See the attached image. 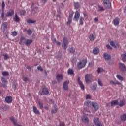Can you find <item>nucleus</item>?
<instances>
[{
	"instance_id": "nucleus-1",
	"label": "nucleus",
	"mask_w": 126,
	"mask_h": 126,
	"mask_svg": "<svg viewBox=\"0 0 126 126\" xmlns=\"http://www.w3.org/2000/svg\"><path fill=\"white\" fill-rule=\"evenodd\" d=\"M87 63V58L82 59L81 61L78 62L77 63V67L78 69H82L86 66Z\"/></svg>"
},
{
	"instance_id": "nucleus-2",
	"label": "nucleus",
	"mask_w": 126,
	"mask_h": 126,
	"mask_svg": "<svg viewBox=\"0 0 126 126\" xmlns=\"http://www.w3.org/2000/svg\"><path fill=\"white\" fill-rule=\"evenodd\" d=\"M86 83H91L93 81V75L90 74H87L85 76Z\"/></svg>"
},
{
	"instance_id": "nucleus-3",
	"label": "nucleus",
	"mask_w": 126,
	"mask_h": 126,
	"mask_svg": "<svg viewBox=\"0 0 126 126\" xmlns=\"http://www.w3.org/2000/svg\"><path fill=\"white\" fill-rule=\"evenodd\" d=\"M68 40L66 37H63L62 41V47L63 50H66L67 49V46H68Z\"/></svg>"
},
{
	"instance_id": "nucleus-4",
	"label": "nucleus",
	"mask_w": 126,
	"mask_h": 126,
	"mask_svg": "<svg viewBox=\"0 0 126 126\" xmlns=\"http://www.w3.org/2000/svg\"><path fill=\"white\" fill-rule=\"evenodd\" d=\"M49 93H50L49 89L45 86L43 87L42 92H39V94L40 96H42V95H48Z\"/></svg>"
},
{
	"instance_id": "nucleus-5",
	"label": "nucleus",
	"mask_w": 126,
	"mask_h": 126,
	"mask_svg": "<svg viewBox=\"0 0 126 126\" xmlns=\"http://www.w3.org/2000/svg\"><path fill=\"white\" fill-rule=\"evenodd\" d=\"M103 4L104 6L106 7V8L110 9L112 7V5L111 4V2L109 0H103Z\"/></svg>"
},
{
	"instance_id": "nucleus-6",
	"label": "nucleus",
	"mask_w": 126,
	"mask_h": 126,
	"mask_svg": "<svg viewBox=\"0 0 126 126\" xmlns=\"http://www.w3.org/2000/svg\"><path fill=\"white\" fill-rule=\"evenodd\" d=\"M94 123L96 126H103V124L100 123V121H99V118L94 117Z\"/></svg>"
},
{
	"instance_id": "nucleus-7",
	"label": "nucleus",
	"mask_w": 126,
	"mask_h": 126,
	"mask_svg": "<svg viewBox=\"0 0 126 126\" xmlns=\"http://www.w3.org/2000/svg\"><path fill=\"white\" fill-rule=\"evenodd\" d=\"M119 67L120 70H121L122 72H125V71H126V65L124 63H119Z\"/></svg>"
},
{
	"instance_id": "nucleus-8",
	"label": "nucleus",
	"mask_w": 126,
	"mask_h": 126,
	"mask_svg": "<svg viewBox=\"0 0 126 126\" xmlns=\"http://www.w3.org/2000/svg\"><path fill=\"white\" fill-rule=\"evenodd\" d=\"M80 16V13L78 11H76L73 18L74 21H78Z\"/></svg>"
},
{
	"instance_id": "nucleus-9",
	"label": "nucleus",
	"mask_w": 126,
	"mask_h": 126,
	"mask_svg": "<svg viewBox=\"0 0 126 126\" xmlns=\"http://www.w3.org/2000/svg\"><path fill=\"white\" fill-rule=\"evenodd\" d=\"M78 83L81 88L82 90H84L85 87L84 84H83V83L80 80V77H78L77 79Z\"/></svg>"
},
{
	"instance_id": "nucleus-10",
	"label": "nucleus",
	"mask_w": 126,
	"mask_h": 126,
	"mask_svg": "<svg viewBox=\"0 0 126 126\" xmlns=\"http://www.w3.org/2000/svg\"><path fill=\"white\" fill-rule=\"evenodd\" d=\"M78 83L81 88L82 90H84L85 87L84 84H83V83L80 80V77H78L77 79Z\"/></svg>"
},
{
	"instance_id": "nucleus-11",
	"label": "nucleus",
	"mask_w": 126,
	"mask_h": 126,
	"mask_svg": "<svg viewBox=\"0 0 126 126\" xmlns=\"http://www.w3.org/2000/svg\"><path fill=\"white\" fill-rule=\"evenodd\" d=\"M92 106L94 108V111H98L99 110V104L97 102H92Z\"/></svg>"
},
{
	"instance_id": "nucleus-12",
	"label": "nucleus",
	"mask_w": 126,
	"mask_h": 126,
	"mask_svg": "<svg viewBox=\"0 0 126 126\" xmlns=\"http://www.w3.org/2000/svg\"><path fill=\"white\" fill-rule=\"evenodd\" d=\"M81 119L83 123H84V124H88V123H89V119L88 118L87 116H81Z\"/></svg>"
},
{
	"instance_id": "nucleus-13",
	"label": "nucleus",
	"mask_w": 126,
	"mask_h": 126,
	"mask_svg": "<svg viewBox=\"0 0 126 126\" xmlns=\"http://www.w3.org/2000/svg\"><path fill=\"white\" fill-rule=\"evenodd\" d=\"M68 84H69V81H66L63 83V88L64 90H68Z\"/></svg>"
},
{
	"instance_id": "nucleus-14",
	"label": "nucleus",
	"mask_w": 126,
	"mask_h": 126,
	"mask_svg": "<svg viewBox=\"0 0 126 126\" xmlns=\"http://www.w3.org/2000/svg\"><path fill=\"white\" fill-rule=\"evenodd\" d=\"M5 101L6 103L10 104V103L12 102V97L11 96H7L5 98Z\"/></svg>"
},
{
	"instance_id": "nucleus-15",
	"label": "nucleus",
	"mask_w": 126,
	"mask_h": 126,
	"mask_svg": "<svg viewBox=\"0 0 126 126\" xmlns=\"http://www.w3.org/2000/svg\"><path fill=\"white\" fill-rule=\"evenodd\" d=\"M96 37L97 36L96 35V34H93V33H91L89 36V40L90 41H91V42H93V41H94V40L96 39Z\"/></svg>"
},
{
	"instance_id": "nucleus-16",
	"label": "nucleus",
	"mask_w": 126,
	"mask_h": 126,
	"mask_svg": "<svg viewBox=\"0 0 126 126\" xmlns=\"http://www.w3.org/2000/svg\"><path fill=\"white\" fill-rule=\"evenodd\" d=\"M33 43V40L32 39H25V41L24 42L26 46H30Z\"/></svg>"
},
{
	"instance_id": "nucleus-17",
	"label": "nucleus",
	"mask_w": 126,
	"mask_h": 126,
	"mask_svg": "<svg viewBox=\"0 0 126 126\" xmlns=\"http://www.w3.org/2000/svg\"><path fill=\"white\" fill-rule=\"evenodd\" d=\"M32 111L35 115H40V111L38 110V108H36V106H33L32 108Z\"/></svg>"
},
{
	"instance_id": "nucleus-18",
	"label": "nucleus",
	"mask_w": 126,
	"mask_h": 126,
	"mask_svg": "<svg viewBox=\"0 0 126 126\" xmlns=\"http://www.w3.org/2000/svg\"><path fill=\"white\" fill-rule=\"evenodd\" d=\"M10 119L11 121H12V122H13L14 125H15V126H22L17 124V120H16L15 119V118H14V117H10Z\"/></svg>"
},
{
	"instance_id": "nucleus-19",
	"label": "nucleus",
	"mask_w": 126,
	"mask_h": 126,
	"mask_svg": "<svg viewBox=\"0 0 126 126\" xmlns=\"http://www.w3.org/2000/svg\"><path fill=\"white\" fill-rule=\"evenodd\" d=\"M126 104V100L123 99L120 101L119 103H118V105L119 106V107H124V106H125Z\"/></svg>"
},
{
	"instance_id": "nucleus-20",
	"label": "nucleus",
	"mask_w": 126,
	"mask_h": 126,
	"mask_svg": "<svg viewBox=\"0 0 126 126\" xmlns=\"http://www.w3.org/2000/svg\"><path fill=\"white\" fill-rule=\"evenodd\" d=\"M56 79L58 82H61V81L63 79V75L58 74L56 76Z\"/></svg>"
},
{
	"instance_id": "nucleus-21",
	"label": "nucleus",
	"mask_w": 126,
	"mask_h": 126,
	"mask_svg": "<svg viewBox=\"0 0 126 126\" xmlns=\"http://www.w3.org/2000/svg\"><path fill=\"white\" fill-rule=\"evenodd\" d=\"M11 12H8L6 14V17H8V16H12L14 15V10H10Z\"/></svg>"
},
{
	"instance_id": "nucleus-22",
	"label": "nucleus",
	"mask_w": 126,
	"mask_h": 126,
	"mask_svg": "<svg viewBox=\"0 0 126 126\" xmlns=\"http://www.w3.org/2000/svg\"><path fill=\"white\" fill-rule=\"evenodd\" d=\"M103 58L105 59V60H107L109 61V60H111V58H112L111 57V55H109L108 53H104L103 54Z\"/></svg>"
},
{
	"instance_id": "nucleus-23",
	"label": "nucleus",
	"mask_w": 126,
	"mask_h": 126,
	"mask_svg": "<svg viewBox=\"0 0 126 126\" xmlns=\"http://www.w3.org/2000/svg\"><path fill=\"white\" fill-rule=\"evenodd\" d=\"M110 84H113L114 85H116L117 84V85H122V83H120L119 81H116V82H115L114 81L111 80L110 81Z\"/></svg>"
},
{
	"instance_id": "nucleus-24",
	"label": "nucleus",
	"mask_w": 126,
	"mask_h": 126,
	"mask_svg": "<svg viewBox=\"0 0 126 126\" xmlns=\"http://www.w3.org/2000/svg\"><path fill=\"white\" fill-rule=\"evenodd\" d=\"M114 24L115 26L119 25V24L120 23V19L118 17H116L115 18V19L113 21Z\"/></svg>"
},
{
	"instance_id": "nucleus-25",
	"label": "nucleus",
	"mask_w": 126,
	"mask_h": 126,
	"mask_svg": "<svg viewBox=\"0 0 126 126\" xmlns=\"http://www.w3.org/2000/svg\"><path fill=\"white\" fill-rule=\"evenodd\" d=\"M13 20L15 22H19V21H20V18L18 17L17 14H15V15L13 18Z\"/></svg>"
},
{
	"instance_id": "nucleus-26",
	"label": "nucleus",
	"mask_w": 126,
	"mask_h": 126,
	"mask_svg": "<svg viewBox=\"0 0 126 126\" xmlns=\"http://www.w3.org/2000/svg\"><path fill=\"white\" fill-rule=\"evenodd\" d=\"M37 103H38L39 109H40V110H42L43 108H44V103H43V102H41L40 100H38L37 101Z\"/></svg>"
},
{
	"instance_id": "nucleus-27",
	"label": "nucleus",
	"mask_w": 126,
	"mask_h": 126,
	"mask_svg": "<svg viewBox=\"0 0 126 126\" xmlns=\"http://www.w3.org/2000/svg\"><path fill=\"white\" fill-rule=\"evenodd\" d=\"M58 112V107L57 105L54 106V109L52 110L51 113L52 114H56Z\"/></svg>"
},
{
	"instance_id": "nucleus-28",
	"label": "nucleus",
	"mask_w": 126,
	"mask_h": 126,
	"mask_svg": "<svg viewBox=\"0 0 126 126\" xmlns=\"http://www.w3.org/2000/svg\"><path fill=\"white\" fill-rule=\"evenodd\" d=\"M68 51L69 53L71 54H73L74 52H75V48H73V47H70L68 49Z\"/></svg>"
},
{
	"instance_id": "nucleus-29",
	"label": "nucleus",
	"mask_w": 126,
	"mask_h": 126,
	"mask_svg": "<svg viewBox=\"0 0 126 126\" xmlns=\"http://www.w3.org/2000/svg\"><path fill=\"white\" fill-rule=\"evenodd\" d=\"M68 75H74V71L71 69H69L67 71Z\"/></svg>"
},
{
	"instance_id": "nucleus-30",
	"label": "nucleus",
	"mask_w": 126,
	"mask_h": 126,
	"mask_svg": "<svg viewBox=\"0 0 126 126\" xmlns=\"http://www.w3.org/2000/svg\"><path fill=\"white\" fill-rule=\"evenodd\" d=\"M115 105H119V100H113L111 102L112 107H113V106H115Z\"/></svg>"
},
{
	"instance_id": "nucleus-31",
	"label": "nucleus",
	"mask_w": 126,
	"mask_h": 126,
	"mask_svg": "<svg viewBox=\"0 0 126 126\" xmlns=\"http://www.w3.org/2000/svg\"><path fill=\"white\" fill-rule=\"evenodd\" d=\"M84 20V18L83 17H81L79 19V25H83L84 22H83Z\"/></svg>"
},
{
	"instance_id": "nucleus-32",
	"label": "nucleus",
	"mask_w": 126,
	"mask_h": 126,
	"mask_svg": "<svg viewBox=\"0 0 126 126\" xmlns=\"http://www.w3.org/2000/svg\"><path fill=\"white\" fill-rule=\"evenodd\" d=\"M93 53L94 55H97V54L99 53V48H94L93 49Z\"/></svg>"
},
{
	"instance_id": "nucleus-33",
	"label": "nucleus",
	"mask_w": 126,
	"mask_h": 126,
	"mask_svg": "<svg viewBox=\"0 0 126 126\" xmlns=\"http://www.w3.org/2000/svg\"><path fill=\"white\" fill-rule=\"evenodd\" d=\"M2 26L3 31H5V30L7 29V23L6 22L3 23L2 24Z\"/></svg>"
},
{
	"instance_id": "nucleus-34",
	"label": "nucleus",
	"mask_w": 126,
	"mask_h": 126,
	"mask_svg": "<svg viewBox=\"0 0 126 126\" xmlns=\"http://www.w3.org/2000/svg\"><path fill=\"white\" fill-rule=\"evenodd\" d=\"M19 13H20V15H21V16H24L26 13V11H25V10H21L19 12Z\"/></svg>"
},
{
	"instance_id": "nucleus-35",
	"label": "nucleus",
	"mask_w": 126,
	"mask_h": 126,
	"mask_svg": "<svg viewBox=\"0 0 126 126\" xmlns=\"http://www.w3.org/2000/svg\"><path fill=\"white\" fill-rule=\"evenodd\" d=\"M121 57H122V60L123 62H126V53L122 54L121 55Z\"/></svg>"
},
{
	"instance_id": "nucleus-36",
	"label": "nucleus",
	"mask_w": 126,
	"mask_h": 126,
	"mask_svg": "<svg viewBox=\"0 0 126 126\" xmlns=\"http://www.w3.org/2000/svg\"><path fill=\"white\" fill-rule=\"evenodd\" d=\"M122 121H126V114H124L120 116Z\"/></svg>"
},
{
	"instance_id": "nucleus-37",
	"label": "nucleus",
	"mask_w": 126,
	"mask_h": 126,
	"mask_svg": "<svg viewBox=\"0 0 126 126\" xmlns=\"http://www.w3.org/2000/svg\"><path fill=\"white\" fill-rule=\"evenodd\" d=\"M32 33H33V32L32 31H31V30L28 29L27 30V34L28 35V36H31V35H32Z\"/></svg>"
},
{
	"instance_id": "nucleus-38",
	"label": "nucleus",
	"mask_w": 126,
	"mask_h": 126,
	"mask_svg": "<svg viewBox=\"0 0 126 126\" xmlns=\"http://www.w3.org/2000/svg\"><path fill=\"white\" fill-rule=\"evenodd\" d=\"M117 78L119 79V80H121V81H123L124 80V78L121 76V75H116Z\"/></svg>"
},
{
	"instance_id": "nucleus-39",
	"label": "nucleus",
	"mask_w": 126,
	"mask_h": 126,
	"mask_svg": "<svg viewBox=\"0 0 126 126\" xmlns=\"http://www.w3.org/2000/svg\"><path fill=\"white\" fill-rule=\"evenodd\" d=\"M74 5L75 9H78V8H79V6H80L79 3L78 2L75 3L74 4Z\"/></svg>"
},
{
	"instance_id": "nucleus-40",
	"label": "nucleus",
	"mask_w": 126,
	"mask_h": 126,
	"mask_svg": "<svg viewBox=\"0 0 126 126\" xmlns=\"http://www.w3.org/2000/svg\"><path fill=\"white\" fill-rule=\"evenodd\" d=\"M91 102L88 101H86L84 103V105L85 106H86V107H89V105H91Z\"/></svg>"
},
{
	"instance_id": "nucleus-41",
	"label": "nucleus",
	"mask_w": 126,
	"mask_h": 126,
	"mask_svg": "<svg viewBox=\"0 0 126 126\" xmlns=\"http://www.w3.org/2000/svg\"><path fill=\"white\" fill-rule=\"evenodd\" d=\"M27 23H35L36 22V21H33L32 19H29L27 20Z\"/></svg>"
},
{
	"instance_id": "nucleus-42",
	"label": "nucleus",
	"mask_w": 126,
	"mask_h": 126,
	"mask_svg": "<svg viewBox=\"0 0 126 126\" xmlns=\"http://www.w3.org/2000/svg\"><path fill=\"white\" fill-rule=\"evenodd\" d=\"M115 41H111L110 42V44L111 46H112V47H113V48H117V46H116V45H115Z\"/></svg>"
},
{
	"instance_id": "nucleus-43",
	"label": "nucleus",
	"mask_w": 126,
	"mask_h": 126,
	"mask_svg": "<svg viewBox=\"0 0 126 126\" xmlns=\"http://www.w3.org/2000/svg\"><path fill=\"white\" fill-rule=\"evenodd\" d=\"M1 81L3 83H5L6 84H7L8 83L7 80H6V79L4 77H2Z\"/></svg>"
},
{
	"instance_id": "nucleus-44",
	"label": "nucleus",
	"mask_w": 126,
	"mask_h": 126,
	"mask_svg": "<svg viewBox=\"0 0 126 126\" xmlns=\"http://www.w3.org/2000/svg\"><path fill=\"white\" fill-rule=\"evenodd\" d=\"M104 71V69H103L102 68H98L97 69V73H101V72H103Z\"/></svg>"
},
{
	"instance_id": "nucleus-45",
	"label": "nucleus",
	"mask_w": 126,
	"mask_h": 126,
	"mask_svg": "<svg viewBox=\"0 0 126 126\" xmlns=\"http://www.w3.org/2000/svg\"><path fill=\"white\" fill-rule=\"evenodd\" d=\"M2 74L3 76H7L8 75H9V74L7 71H4L2 72Z\"/></svg>"
},
{
	"instance_id": "nucleus-46",
	"label": "nucleus",
	"mask_w": 126,
	"mask_h": 126,
	"mask_svg": "<svg viewBox=\"0 0 126 126\" xmlns=\"http://www.w3.org/2000/svg\"><path fill=\"white\" fill-rule=\"evenodd\" d=\"M22 79H23V81H25V82L29 81V79L24 76H23Z\"/></svg>"
},
{
	"instance_id": "nucleus-47",
	"label": "nucleus",
	"mask_w": 126,
	"mask_h": 126,
	"mask_svg": "<svg viewBox=\"0 0 126 126\" xmlns=\"http://www.w3.org/2000/svg\"><path fill=\"white\" fill-rule=\"evenodd\" d=\"M73 14H74V13L73 12H72L71 13H70L69 14V17L68 18V19H72V18L73 17Z\"/></svg>"
},
{
	"instance_id": "nucleus-48",
	"label": "nucleus",
	"mask_w": 126,
	"mask_h": 126,
	"mask_svg": "<svg viewBox=\"0 0 126 126\" xmlns=\"http://www.w3.org/2000/svg\"><path fill=\"white\" fill-rule=\"evenodd\" d=\"M1 6H2V10H3V11H4V9L5 7V4H4V1H3L2 2Z\"/></svg>"
},
{
	"instance_id": "nucleus-49",
	"label": "nucleus",
	"mask_w": 126,
	"mask_h": 126,
	"mask_svg": "<svg viewBox=\"0 0 126 126\" xmlns=\"http://www.w3.org/2000/svg\"><path fill=\"white\" fill-rule=\"evenodd\" d=\"M98 83L99 86H103V83H102V81H101V79H98Z\"/></svg>"
},
{
	"instance_id": "nucleus-50",
	"label": "nucleus",
	"mask_w": 126,
	"mask_h": 126,
	"mask_svg": "<svg viewBox=\"0 0 126 126\" xmlns=\"http://www.w3.org/2000/svg\"><path fill=\"white\" fill-rule=\"evenodd\" d=\"M72 21V19L68 18V21L66 23L67 25H69V24H70Z\"/></svg>"
},
{
	"instance_id": "nucleus-51",
	"label": "nucleus",
	"mask_w": 126,
	"mask_h": 126,
	"mask_svg": "<svg viewBox=\"0 0 126 126\" xmlns=\"http://www.w3.org/2000/svg\"><path fill=\"white\" fill-rule=\"evenodd\" d=\"M3 57L4 60H7L8 59H9V57L8 55H7V54H3Z\"/></svg>"
},
{
	"instance_id": "nucleus-52",
	"label": "nucleus",
	"mask_w": 126,
	"mask_h": 126,
	"mask_svg": "<svg viewBox=\"0 0 126 126\" xmlns=\"http://www.w3.org/2000/svg\"><path fill=\"white\" fill-rule=\"evenodd\" d=\"M17 86V84H16V83L13 84L12 87L14 89V90H16Z\"/></svg>"
},
{
	"instance_id": "nucleus-53",
	"label": "nucleus",
	"mask_w": 126,
	"mask_h": 126,
	"mask_svg": "<svg viewBox=\"0 0 126 126\" xmlns=\"http://www.w3.org/2000/svg\"><path fill=\"white\" fill-rule=\"evenodd\" d=\"M1 17L2 19H3L4 18V11H3V10H2Z\"/></svg>"
},
{
	"instance_id": "nucleus-54",
	"label": "nucleus",
	"mask_w": 126,
	"mask_h": 126,
	"mask_svg": "<svg viewBox=\"0 0 126 126\" xmlns=\"http://www.w3.org/2000/svg\"><path fill=\"white\" fill-rule=\"evenodd\" d=\"M17 35V32L16 31L12 32V36H15Z\"/></svg>"
},
{
	"instance_id": "nucleus-55",
	"label": "nucleus",
	"mask_w": 126,
	"mask_h": 126,
	"mask_svg": "<svg viewBox=\"0 0 126 126\" xmlns=\"http://www.w3.org/2000/svg\"><path fill=\"white\" fill-rule=\"evenodd\" d=\"M97 88V85L96 84H94L93 86V90H96Z\"/></svg>"
},
{
	"instance_id": "nucleus-56",
	"label": "nucleus",
	"mask_w": 126,
	"mask_h": 126,
	"mask_svg": "<svg viewBox=\"0 0 126 126\" xmlns=\"http://www.w3.org/2000/svg\"><path fill=\"white\" fill-rule=\"evenodd\" d=\"M104 10V8L100 6H98V11H103Z\"/></svg>"
},
{
	"instance_id": "nucleus-57",
	"label": "nucleus",
	"mask_w": 126,
	"mask_h": 126,
	"mask_svg": "<svg viewBox=\"0 0 126 126\" xmlns=\"http://www.w3.org/2000/svg\"><path fill=\"white\" fill-rule=\"evenodd\" d=\"M59 126H65V124H64V123H63V122H60Z\"/></svg>"
},
{
	"instance_id": "nucleus-58",
	"label": "nucleus",
	"mask_w": 126,
	"mask_h": 126,
	"mask_svg": "<svg viewBox=\"0 0 126 126\" xmlns=\"http://www.w3.org/2000/svg\"><path fill=\"white\" fill-rule=\"evenodd\" d=\"M38 70H40V71H43V68L41 66H38L37 67Z\"/></svg>"
},
{
	"instance_id": "nucleus-59",
	"label": "nucleus",
	"mask_w": 126,
	"mask_h": 126,
	"mask_svg": "<svg viewBox=\"0 0 126 126\" xmlns=\"http://www.w3.org/2000/svg\"><path fill=\"white\" fill-rule=\"evenodd\" d=\"M106 47L107 49H109V50H112V49H113L109 44L106 45Z\"/></svg>"
},
{
	"instance_id": "nucleus-60",
	"label": "nucleus",
	"mask_w": 126,
	"mask_h": 126,
	"mask_svg": "<svg viewBox=\"0 0 126 126\" xmlns=\"http://www.w3.org/2000/svg\"><path fill=\"white\" fill-rule=\"evenodd\" d=\"M91 98V96H90V94H87L86 95V99H90Z\"/></svg>"
},
{
	"instance_id": "nucleus-61",
	"label": "nucleus",
	"mask_w": 126,
	"mask_h": 126,
	"mask_svg": "<svg viewBox=\"0 0 126 126\" xmlns=\"http://www.w3.org/2000/svg\"><path fill=\"white\" fill-rule=\"evenodd\" d=\"M3 110H4L5 111H7V110H8V106H5L3 107Z\"/></svg>"
},
{
	"instance_id": "nucleus-62",
	"label": "nucleus",
	"mask_w": 126,
	"mask_h": 126,
	"mask_svg": "<svg viewBox=\"0 0 126 126\" xmlns=\"http://www.w3.org/2000/svg\"><path fill=\"white\" fill-rule=\"evenodd\" d=\"M94 22H97L99 21V19H98L97 17H96V18H95V19L94 20Z\"/></svg>"
},
{
	"instance_id": "nucleus-63",
	"label": "nucleus",
	"mask_w": 126,
	"mask_h": 126,
	"mask_svg": "<svg viewBox=\"0 0 126 126\" xmlns=\"http://www.w3.org/2000/svg\"><path fill=\"white\" fill-rule=\"evenodd\" d=\"M89 65L90 66H92V65H93V62H90L89 63Z\"/></svg>"
},
{
	"instance_id": "nucleus-64",
	"label": "nucleus",
	"mask_w": 126,
	"mask_h": 126,
	"mask_svg": "<svg viewBox=\"0 0 126 126\" xmlns=\"http://www.w3.org/2000/svg\"><path fill=\"white\" fill-rule=\"evenodd\" d=\"M41 2H42V3H46L47 2V0H41Z\"/></svg>"
}]
</instances>
